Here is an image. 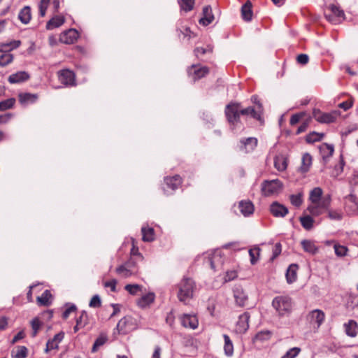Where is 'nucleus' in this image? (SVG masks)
Instances as JSON below:
<instances>
[{
	"instance_id": "obj_1",
	"label": "nucleus",
	"mask_w": 358,
	"mask_h": 358,
	"mask_svg": "<svg viewBox=\"0 0 358 358\" xmlns=\"http://www.w3.org/2000/svg\"><path fill=\"white\" fill-rule=\"evenodd\" d=\"M177 296L180 301L187 304L194 296L196 289L194 281L189 278H183L178 284Z\"/></svg>"
},
{
	"instance_id": "obj_2",
	"label": "nucleus",
	"mask_w": 358,
	"mask_h": 358,
	"mask_svg": "<svg viewBox=\"0 0 358 358\" xmlns=\"http://www.w3.org/2000/svg\"><path fill=\"white\" fill-rule=\"evenodd\" d=\"M273 307L280 316L289 315L292 310V301L287 296H279L273 299Z\"/></svg>"
},
{
	"instance_id": "obj_3",
	"label": "nucleus",
	"mask_w": 358,
	"mask_h": 358,
	"mask_svg": "<svg viewBox=\"0 0 358 358\" xmlns=\"http://www.w3.org/2000/svg\"><path fill=\"white\" fill-rule=\"evenodd\" d=\"M139 326V319L132 316H125L122 318L117 324V329L119 333L126 334L136 329Z\"/></svg>"
},
{
	"instance_id": "obj_4",
	"label": "nucleus",
	"mask_w": 358,
	"mask_h": 358,
	"mask_svg": "<svg viewBox=\"0 0 358 358\" xmlns=\"http://www.w3.org/2000/svg\"><path fill=\"white\" fill-rule=\"evenodd\" d=\"M282 187L283 184L278 179L264 180L262 184V192L264 196H269L279 194Z\"/></svg>"
},
{
	"instance_id": "obj_5",
	"label": "nucleus",
	"mask_w": 358,
	"mask_h": 358,
	"mask_svg": "<svg viewBox=\"0 0 358 358\" xmlns=\"http://www.w3.org/2000/svg\"><path fill=\"white\" fill-rule=\"evenodd\" d=\"M341 113L339 110H332L330 113H322L319 109H315L313 112V118L318 122L323 124H329L334 122Z\"/></svg>"
},
{
	"instance_id": "obj_6",
	"label": "nucleus",
	"mask_w": 358,
	"mask_h": 358,
	"mask_svg": "<svg viewBox=\"0 0 358 358\" xmlns=\"http://www.w3.org/2000/svg\"><path fill=\"white\" fill-rule=\"evenodd\" d=\"M330 203L331 200L329 197L323 198L320 202L310 204L307 208V210L312 215L318 216L328 210Z\"/></svg>"
},
{
	"instance_id": "obj_7",
	"label": "nucleus",
	"mask_w": 358,
	"mask_h": 358,
	"mask_svg": "<svg viewBox=\"0 0 358 358\" xmlns=\"http://www.w3.org/2000/svg\"><path fill=\"white\" fill-rule=\"evenodd\" d=\"M240 104L239 103H229L225 109V114L229 122L235 125L240 120Z\"/></svg>"
},
{
	"instance_id": "obj_8",
	"label": "nucleus",
	"mask_w": 358,
	"mask_h": 358,
	"mask_svg": "<svg viewBox=\"0 0 358 358\" xmlns=\"http://www.w3.org/2000/svg\"><path fill=\"white\" fill-rule=\"evenodd\" d=\"M324 318L325 315L324 312L319 309L312 310L307 315V320L315 329H318L321 326Z\"/></svg>"
},
{
	"instance_id": "obj_9",
	"label": "nucleus",
	"mask_w": 358,
	"mask_h": 358,
	"mask_svg": "<svg viewBox=\"0 0 358 358\" xmlns=\"http://www.w3.org/2000/svg\"><path fill=\"white\" fill-rule=\"evenodd\" d=\"M345 210L350 215H358V197L350 194L345 197Z\"/></svg>"
},
{
	"instance_id": "obj_10",
	"label": "nucleus",
	"mask_w": 358,
	"mask_h": 358,
	"mask_svg": "<svg viewBox=\"0 0 358 358\" xmlns=\"http://www.w3.org/2000/svg\"><path fill=\"white\" fill-rule=\"evenodd\" d=\"M49 6L52 8L53 13H57L59 8V0H41L39 4V15L44 17Z\"/></svg>"
},
{
	"instance_id": "obj_11",
	"label": "nucleus",
	"mask_w": 358,
	"mask_h": 358,
	"mask_svg": "<svg viewBox=\"0 0 358 358\" xmlns=\"http://www.w3.org/2000/svg\"><path fill=\"white\" fill-rule=\"evenodd\" d=\"M209 72V69L206 66L200 65H192L188 69V73L192 77L194 80L200 79L207 75Z\"/></svg>"
},
{
	"instance_id": "obj_12",
	"label": "nucleus",
	"mask_w": 358,
	"mask_h": 358,
	"mask_svg": "<svg viewBox=\"0 0 358 358\" xmlns=\"http://www.w3.org/2000/svg\"><path fill=\"white\" fill-rule=\"evenodd\" d=\"M234 298L236 305L243 307L245 306L248 301V294L241 286H236L233 289Z\"/></svg>"
},
{
	"instance_id": "obj_13",
	"label": "nucleus",
	"mask_w": 358,
	"mask_h": 358,
	"mask_svg": "<svg viewBox=\"0 0 358 358\" xmlns=\"http://www.w3.org/2000/svg\"><path fill=\"white\" fill-rule=\"evenodd\" d=\"M180 321L182 325L185 328L195 329L199 325V321L196 316L192 314H183L180 317Z\"/></svg>"
},
{
	"instance_id": "obj_14",
	"label": "nucleus",
	"mask_w": 358,
	"mask_h": 358,
	"mask_svg": "<svg viewBox=\"0 0 358 358\" xmlns=\"http://www.w3.org/2000/svg\"><path fill=\"white\" fill-rule=\"evenodd\" d=\"M78 36V32L76 29H70L60 34L59 41L65 44H72L77 40Z\"/></svg>"
},
{
	"instance_id": "obj_15",
	"label": "nucleus",
	"mask_w": 358,
	"mask_h": 358,
	"mask_svg": "<svg viewBox=\"0 0 358 358\" xmlns=\"http://www.w3.org/2000/svg\"><path fill=\"white\" fill-rule=\"evenodd\" d=\"M207 262L210 264L211 268L215 271L224 263V259L221 255L220 250H215L208 257Z\"/></svg>"
},
{
	"instance_id": "obj_16",
	"label": "nucleus",
	"mask_w": 358,
	"mask_h": 358,
	"mask_svg": "<svg viewBox=\"0 0 358 358\" xmlns=\"http://www.w3.org/2000/svg\"><path fill=\"white\" fill-rule=\"evenodd\" d=\"M250 315L248 313L245 312L238 317L236 323V331L239 334H244L249 328Z\"/></svg>"
},
{
	"instance_id": "obj_17",
	"label": "nucleus",
	"mask_w": 358,
	"mask_h": 358,
	"mask_svg": "<svg viewBox=\"0 0 358 358\" xmlns=\"http://www.w3.org/2000/svg\"><path fill=\"white\" fill-rule=\"evenodd\" d=\"M270 212L275 217H284L289 211L284 205L275 201L270 206Z\"/></svg>"
},
{
	"instance_id": "obj_18",
	"label": "nucleus",
	"mask_w": 358,
	"mask_h": 358,
	"mask_svg": "<svg viewBox=\"0 0 358 358\" xmlns=\"http://www.w3.org/2000/svg\"><path fill=\"white\" fill-rule=\"evenodd\" d=\"M59 80L65 85L73 86L75 85V75L69 70H62L59 72Z\"/></svg>"
},
{
	"instance_id": "obj_19",
	"label": "nucleus",
	"mask_w": 358,
	"mask_h": 358,
	"mask_svg": "<svg viewBox=\"0 0 358 358\" xmlns=\"http://www.w3.org/2000/svg\"><path fill=\"white\" fill-rule=\"evenodd\" d=\"M241 149L246 152H251L255 150L257 145V139L254 137H249L245 139L241 140Z\"/></svg>"
},
{
	"instance_id": "obj_20",
	"label": "nucleus",
	"mask_w": 358,
	"mask_h": 358,
	"mask_svg": "<svg viewBox=\"0 0 358 358\" xmlns=\"http://www.w3.org/2000/svg\"><path fill=\"white\" fill-rule=\"evenodd\" d=\"M64 334L63 332H59L54 336V337L49 340L46 344L45 352H48L52 350L57 349L59 343L63 340Z\"/></svg>"
},
{
	"instance_id": "obj_21",
	"label": "nucleus",
	"mask_w": 358,
	"mask_h": 358,
	"mask_svg": "<svg viewBox=\"0 0 358 358\" xmlns=\"http://www.w3.org/2000/svg\"><path fill=\"white\" fill-rule=\"evenodd\" d=\"M203 17L199 20V23L203 26L210 24L214 20V15L210 6H206L203 8Z\"/></svg>"
},
{
	"instance_id": "obj_22",
	"label": "nucleus",
	"mask_w": 358,
	"mask_h": 358,
	"mask_svg": "<svg viewBox=\"0 0 358 358\" xmlns=\"http://www.w3.org/2000/svg\"><path fill=\"white\" fill-rule=\"evenodd\" d=\"M241 213L245 217L252 215L254 212V206L250 201H241L238 205Z\"/></svg>"
},
{
	"instance_id": "obj_23",
	"label": "nucleus",
	"mask_w": 358,
	"mask_h": 358,
	"mask_svg": "<svg viewBox=\"0 0 358 358\" xmlns=\"http://www.w3.org/2000/svg\"><path fill=\"white\" fill-rule=\"evenodd\" d=\"M29 78V74L25 71H19L8 77V82L12 84L20 83L27 80Z\"/></svg>"
},
{
	"instance_id": "obj_24",
	"label": "nucleus",
	"mask_w": 358,
	"mask_h": 358,
	"mask_svg": "<svg viewBox=\"0 0 358 358\" xmlns=\"http://www.w3.org/2000/svg\"><path fill=\"white\" fill-rule=\"evenodd\" d=\"M312 165V157L308 153H305L302 156L301 165L299 168V171L301 173H307Z\"/></svg>"
},
{
	"instance_id": "obj_25",
	"label": "nucleus",
	"mask_w": 358,
	"mask_h": 358,
	"mask_svg": "<svg viewBox=\"0 0 358 358\" xmlns=\"http://www.w3.org/2000/svg\"><path fill=\"white\" fill-rule=\"evenodd\" d=\"M19 101L22 105H28L34 103L38 99V95L36 94L31 93H20L19 94Z\"/></svg>"
},
{
	"instance_id": "obj_26",
	"label": "nucleus",
	"mask_w": 358,
	"mask_h": 358,
	"mask_svg": "<svg viewBox=\"0 0 358 358\" xmlns=\"http://www.w3.org/2000/svg\"><path fill=\"white\" fill-rule=\"evenodd\" d=\"M164 180L167 187L170 188L171 190L177 189L182 182L181 178L178 175H176L173 177H166Z\"/></svg>"
},
{
	"instance_id": "obj_27",
	"label": "nucleus",
	"mask_w": 358,
	"mask_h": 358,
	"mask_svg": "<svg viewBox=\"0 0 358 358\" xmlns=\"http://www.w3.org/2000/svg\"><path fill=\"white\" fill-rule=\"evenodd\" d=\"M64 17L62 15H55L51 18L46 24L47 29H53L57 28L64 23Z\"/></svg>"
},
{
	"instance_id": "obj_28",
	"label": "nucleus",
	"mask_w": 358,
	"mask_h": 358,
	"mask_svg": "<svg viewBox=\"0 0 358 358\" xmlns=\"http://www.w3.org/2000/svg\"><path fill=\"white\" fill-rule=\"evenodd\" d=\"M301 243L305 252L310 255H315L317 252L318 248L316 246L314 241L310 240H303Z\"/></svg>"
},
{
	"instance_id": "obj_29",
	"label": "nucleus",
	"mask_w": 358,
	"mask_h": 358,
	"mask_svg": "<svg viewBox=\"0 0 358 358\" xmlns=\"http://www.w3.org/2000/svg\"><path fill=\"white\" fill-rule=\"evenodd\" d=\"M345 333L350 337H355L358 333V325L354 320H350L344 324Z\"/></svg>"
},
{
	"instance_id": "obj_30",
	"label": "nucleus",
	"mask_w": 358,
	"mask_h": 358,
	"mask_svg": "<svg viewBox=\"0 0 358 358\" xmlns=\"http://www.w3.org/2000/svg\"><path fill=\"white\" fill-rule=\"evenodd\" d=\"M21 44L20 41H13L10 43H0V52L3 53L10 52L13 49L18 48Z\"/></svg>"
},
{
	"instance_id": "obj_31",
	"label": "nucleus",
	"mask_w": 358,
	"mask_h": 358,
	"mask_svg": "<svg viewBox=\"0 0 358 358\" xmlns=\"http://www.w3.org/2000/svg\"><path fill=\"white\" fill-rule=\"evenodd\" d=\"M31 8L29 6H26L20 10L18 15V18L23 24H28L31 20Z\"/></svg>"
},
{
	"instance_id": "obj_32",
	"label": "nucleus",
	"mask_w": 358,
	"mask_h": 358,
	"mask_svg": "<svg viewBox=\"0 0 358 358\" xmlns=\"http://www.w3.org/2000/svg\"><path fill=\"white\" fill-rule=\"evenodd\" d=\"M320 150L322 154L323 159L326 161L331 156H332L334 151V148L332 145L324 143L320 147Z\"/></svg>"
},
{
	"instance_id": "obj_33",
	"label": "nucleus",
	"mask_w": 358,
	"mask_h": 358,
	"mask_svg": "<svg viewBox=\"0 0 358 358\" xmlns=\"http://www.w3.org/2000/svg\"><path fill=\"white\" fill-rule=\"evenodd\" d=\"M155 300V294L153 293H148L143 295L138 300V305L141 308H145L151 304Z\"/></svg>"
},
{
	"instance_id": "obj_34",
	"label": "nucleus",
	"mask_w": 358,
	"mask_h": 358,
	"mask_svg": "<svg viewBox=\"0 0 358 358\" xmlns=\"http://www.w3.org/2000/svg\"><path fill=\"white\" fill-rule=\"evenodd\" d=\"M243 18L245 21H250L252 17V4L250 1L246 2L241 8Z\"/></svg>"
},
{
	"instance_id": "obj_35",
	"label": "nucleus",
	"mask_w": 358,
	"mask_h": 358,
	"mask_svg": "<svg viewBox=\"0 0 358 358\" xmlns=\"http://www.w3.org/2000/svg\"><path fill=\"white\" fill-rule=\"evenodd\" d=\"M271 333L269 331H262L255 335L252 339V341L255 344L258 343L259 342L263 343L264 341H268L271 338Z\"/></svg>"
},
{
	"instance_id": "obj_36",
	"label": "nucleus",
	"mask_w": 358,
	"mask_h": 358,
	"mask_svg": "<svg viewBox=\"0 0 358 358\" xmlns=\"http://www.w3.org/2000/svg\"><path fill=\"white\" fill-rule=\"evenodd\" d=\"M297 268L298 266L296 264H292L287 268L286 278L289 283H292L296 280Z\"/></svg>"
},
{
	"instance_id": "obj_37",
	"label": "nucleus",
	"mask_w": 358,
	"mask_h": 358,
	"mask_svg": "<svg viewBox=\"0 0 358 358\" xmlns=\"http://www.w3.org/2000/svg\"><path fill=\"white\" fill-rule=\"evenodd\" d=\"M224 345V353L227 356H231L234 353V345L229 338V336L227 334L223 335Z\"/></svg>"
},
{
	"instance_id": "obj_38",
	"label": "nucleus",
	"mask_w": 358,
	"mask_h": 358,
	"mask_svg": "<svg viewBox=\"0 0 358 358\" xmlns=\"http://www.w3.org/2000/svg\"><path fill=\"white\" fill-rule=\"evenodd\" d=\"M275 168L279 171H283L287 169V160L283 156H277L274 159Z\"/></svg>"
},
{
	"instance_id": "obj_39",
	"label": "nucleus",
	"mask_w": 358,
	"mask_h": 358,
	"mask_svg": "<svg viewBox=\"0 0 358 358\" xmlns=\"http://www.w3.org/2000/svg\"><path fill=\"white\" fill-rule=\"evenodd\" d=\"M241 115H250L255 119L260 120L261 119V112L259 110H256L252 107H248L245 109L241 110Z\"/></svg>"
},
{
	"instance_id": "obj_40",
	"label": "nucleus",
	"mask_w": 358,
	"mask_h": 358,
	"mask_svg": "<svg viewBox=\"0 0 358 358\" xmlns=\"http://www.w3.org/2000/svg\"><path fill=\"white\" fill-rule=\"evenodd\" d=\"M141 232L143 241L150 242L154 240V230L152 228L143 227Z\"/></svg>"
},
{
	"instance_id": "obj_41",
	"label": "nucleus",
	"mask_w": 358,
	"mask_h": 358,
	"mask_svg": "<svg viewBox=\"0 0 358 358\" xmlns=\"http://www.w3.org/2000/svg\"><path fill=\"white\" fill-rule=\"evenodd\" d=\"M116 273L122 278H129L131 275H135L134 271L129 270L124 264L118 266L116 268Z\"/></svg>"
},
{
	"instance_id": "obj_42",
	"label": "nucleus",
	"mask_w": 358,
	"mask_h": 358,
	"mask_svg": "<svg viewBox=\"0 0 358 358\" xmlns=\"http://www.w3.org/2000/svg\"><path fill=\"white\" fill-rule=\"evenodd\" d=\"M322 194V190L320 187H315L311 190L310 193V200L312 203L320 202L322 201L321 196Z\"/></svg>"
},
{
	"instance_id": "obj_43",
	"label": "nucleus",
	"mask_w": 358,
	"mask_h": 358,
	"mask_svg": "<svg viewBox=\"0 0 358 358\" xmlns=\"http://www.w3.org/2000/svg\"><path fill=\"white\" fill-rule=\"evenodd\" d=\"M52 295L49 290H45L41 296L37 297V301L40 305L48 306Z\"/></svg>"
},
{
	"instance_id": "obj_44",
	"label": "nucleus",
	"mask_w": 358,
	"mask_h": 358,
	"mask_svg": "<svg viewBox=\"0 0 358 358\" xmlns=\"http://www.w3.org/2000/svg\"><path fill=\"white\" fill-rule=\"evenodd\" d=\"M300 222L302 227L306 230H310L313 227L314 220L310 215L300 217Z\"/></svg>"
},
{
	"instance_id": "obj_45",
	"label": "nucleus",
	"mask_w": 358,
	"mask_h": 358,
	"mask_svg": "<svg viewBox=\"0 0 358 358\" xmlns=\"http://www.w3.org/2000/svg\"><path fill=\"white\" fill-rule=\"evenodd\" d=\"M329 9L334 17L339 18L341 22L345 18V14L343 10L336 5L331 4L329 6Z\"/></svg>"
},
{
	"instance_id": "obj_46",
	"label": "nucleus",
	"mask_w": 358,
	"mask_h": 358,
	"mask_svg": "<svg viewBox=\"0 0 358 358\" xmlns=\"http://www.w3.org/2000/svg\"><path fill=\"white\" fill-rule=\"evenodd\" d=\"M13 55L10 52L3 53L0 56V66L4 67L13 61Z\"/></svg>"
},
{
	"instance_id": "obj_47",
	"label": "nucleus",
	"mask_w": 358,
	"mask_h": 358,
	"mask_svg": "<svg viewBox=\"0 0 358 358\" xmlns=\"http://www.w3.org/2000/svg\"><path fill=\"white\" fill-rule=\"evenodd\" d=\"M27 355V349L24 346H19L12 352L13 358H25Z\"/></svg>"
},
{
	"instance_id": "obj_48",
	"label": "nucleus",
	"mask_w": 358,
	"mask_h": 358,
	"mask_svg": "<svg viewBox=\"0 0 358 358\" xmlns=\"http://www.w3.org/2000/svg\"><path fill=\"white\" fill-rule=\"evenodd\" d=\"M178 3L181 10L188 12L192 10L194 0H178Z\"/></svg>"
},
{
	"instance_id": "obj_49",
	"label": "nucleus",
	"mask_w": 358,
	"mask_h": 358,
	"mask_svg": "<svg viewBox=\"0 0 358 358\" xmlns=\"http://www.w3.org/2000/svg\"><path fill=\"white\" fill-rule=\"evenodd\" d=\"M15 103L14 98H10L6 100L0 101V111H4L8 109L12 108Z\"/></svg>"
},
{
	"instance_id": "obj_50",
	"label": "nucleus",
	"mask_w": 358,
	"mask_h": 358,
	"mask_svg": "<svg viewBox=\"0 0 358 358\" xmlns=\"http://www.w3.org/2000/svg\"><path fill=\"white\" fill-rule=\"evenodd\" d=\"M194 55L197 58H200L202 55L206 53H211L213 52V47L208 45L206 48H196L194 50Z\"/></svg>"
},
{
	"instance_id": "obj_51",
	"label": "nucleus",
	"mask_w": 358,
	"mask_h": 358,
	"mask_svg": "<svg viewBox=\"0 0 358 358\" xmlns=\"http://www.w3.org/2000/svg\"><path fill=\"white\" fill-rule=\"evenodd\" d=\"M260 253V248L255 247L249 250V255L250 257V262L252 264H255L258 261V257Z\"/></svg>"
},
{
	"instance_id": "obj_52",
	"label": "nucleus",
	"mask_w": 358,
	"mask_h": 358,
	"mask_svg": "<svg viewBox=\"0 0 358 358\" xmlns=\"http://www.w3.org/2000/svg\"><path fill=\"white\" fill-rule=\"evenodd\" d=\"M302 196V193H298L296 194L290 195L289 199L291 203L296 207H299L303 202Z\"/></svg>"
},
{
	"instance_id": "obj_53",
	"label": "nucleus",
	"mask_w": 358,
	"mask_h": 358,
	"mask_svg": "<svg viewBox=\"0 0 358 358\" xmlns=\"http://www.w3.org/2000/svg\"><path fill=\"white\" fill-rule=\"evenodd\" d=\"M138 260L135 259L134 257H131L127 262L124 264L127 266L129 270L134 271V274H137L138 272V268L137 266V262Z\"/></svg>"
},
{
	"instance_id": "obj_54",
	"label": "nucleus",
	"mask_w": 358,
	"mask_h": 358,
	"mask_svg": "<svg viewBox=\"0 0 358 358\" xmlns=\"http://www.w3.org/2000/svg\"><path fill=\"white\" fill-rule=\"evenodd\" d=\"M107 338L106 336H101L96 339L92 348V352H95L98 349L102 346L106 341Z\"/></svg>"
},
{
	"instance_id": "obj_55",
	"label": "nucleus",
	"mask_w": 358,
	"mask_h": 358,
	"mask_svg": "<svg viewBox=\"0 0 358 358\" xmlns=\"http://www.w3.org/2000/svg\"><path fill=\"white\" fill-rule=\"evenodd\" d=\"M301 352V348L294 347L289 349L281 358H295Z\"/></svg>"
},
{
	"instance_id": "obj_56",
	"label": "nucleus",
	"mask_w": 358,
	"mask_h": 358,
	"mask_svg": "<svg viewBox=\"0 0 358 358\" xmlns=\"http://www.w3.org/2000/svg\"><path fill=\"white\" fill-rule=\"evenodd\" d=\"M328 217L331 220H341L343 218V213L338 210H329L328 211Z\"/></svg>"
},
{
	"instance_id": "obj_57",
	"label": "nucleus",
	"mask_w": 358,
	"mask_h": 358,
	"mask_svg": "<svg viewBox=\"0 0 358 358\" xmlns=\"http://www.w3.org/2000/svg\"><path fill=\"white\" fill-rule=\"evenodd\" d=\"M141 287L137 284H129L125 286V289L132 295L136 294L141 290Z\"/></svg>"
},
{
	"instance_id": "obj_58",
	"label": "nucleus",
	"mask_w": 358,
	"mask_h": 358,
	"mask_svg": "<svg viewBox=\"0 0 358 358\" xmlns=\"http://www.w3.org/2000/svg\"><path fill=\"white\" fill-rule=\"evenodd\" d=\"M323 134L316 132H313L306 136V141L308 143H313L315 141H320L322 138Z\"/></svg>"
},
{
	"instance_id": "obj_59",
	"label": "nucleus",
	"mask_w": 358,
	"mask_h": 358,
	"mask_svg": "<svg viewBox=\"0 0 358 358\" xmlns=\"http://www.w3.org/2000/svg\"><path fill=\"white\" fill-rule=\"evenodd\" d=\"M88 321L87 314L85 311H82L80 317L77 319L76 322L78 325H80V327H84Z\"/></svg>"
},
{
	"instance_id": "obj_60",
	"label": "nucleus",
	"mask_w": 358,
	"mask_h": 358,
	"mask_svg": "<svg viewBox=\"0 0 358 358\" xmlns=\"http://www.w3.org/2000/svg\"><path fill=\"white\" fill-rule=\"evenodd\" d=\"M41 325V323L38 318H34L31 321V327L33 329V332H32L33 337L36 336L38 331L40 329Z\"/></svg>"
},
{
	"instance_id": "obj_61",
	"label": "nucleus",
	"mask_w": 358,
	"mask_h": 358,
	"mask_svg": "<svg viewBox=\"0 0 358 358\" xmlns=\"http://www.w3.org/2000/svg\"><path fill=\"white\" fill-rule=\"evenodd\" d=\"M334 250L336 255L339 257H343L346 255L347 248L345 246L335 245Z\"/></svg>"
},
{
	"instance_id": "obj_62",
	"label": "nucleus",
	"mask_w": 358,
	"mask_h": 358,
	"mask_svg": "<svg viewBox=\"0 0 358 358\" xmlns=\"http://www.w3.org/2000/svg\"><path fill=\"white\" fill-rule=\"evenodd\" d=\"M101 299L98 295H94L90 300L89 306L92 308L99 307L101 306Z\"/></svg>"
},
{
	"instance_id": "obj_63",
	"label": "nucleus",
	"mask_w": 358,
	"mask_h": 358,
	"mask_svg": "<svg viewBox=\"0 0 358 358\" xmlns=\"http://www.w3.org/2000/svg\"><path fill=\"white\" fill-rule=\"evenodd\" d=\"M117 282L115 279H112L111 280L105 282L103 285L105 287H109L112 292H115Z\"/></svg>"
},
{
	"instance_id": "obj_64",
	"label": "nucleus",
	"mask_w": 358,
	"mask_h": 358,
	"mask_svg": "<svg viewBox=\"0 0 358 358\" xmlns=\"http://www.w3.org/2000/svg\"><path fill=\"white\" fill-rule=\"evenodd\" d=\"M13 116V115L12 113H6L3 115H0V124H4L8 123L11 120Z\"/></svg>"
}]
</instances>
